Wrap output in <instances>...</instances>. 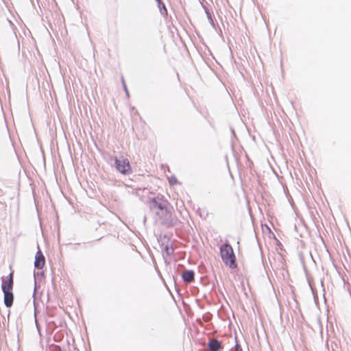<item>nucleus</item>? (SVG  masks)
I'll return each mask as SVG.
<instances>
[{
  "label": "nucleus",
  "mask_w": 351,
  "mask_h": 351,
  "mask_svg": "<svg viewBox=\"0 0 351 351\" xmlns=\"http://www.w3.org/2000/svg\"><path fill=\"white\" fill-rule=\"evenodd\" d=\"M38 251L35 255L34 266L36 269H41L45 263V258L38 245Z\"/></svg>",
  "instance_id": "nucleus-5"
},
{
  "label": "nucleus",
  "mask_w": 351,
  "mask_h": 351,
  "mask_svg": "<svg viewBox=\"0 0 351 351\" xmlns=\"http://www.w3.org/2000/svg\"><path fill=\"white\" fill-rule=\"evenodd\" d=\"M35 322H36V328H37V329L39 330H40V328H39V325H38V322H37L36 319H35Z\"/></svg>",
  "instance_id": "nucleus-18"
},
{
  "label": "nucleus",
  "mask_w": 351,
  "mask_h": 351,
  "mask_svg": "<svg viewBox=\"0 0 351 351\" xmlns=\"http://www.w3.org/2000/svg\"><path fill=\"white\" fill-rule=\"evenodd\" d=\"M165 251L167 254V255H171L173 253L174 249L171 245H166L165 247Z\"/></svg>",
  "instance_id": "nucleus-12"
},
{
  "label": "nucleus",
  "mask_w": 351,
  "mask_h": 351,
  "mask_svg": "<svg viewBox=\"0 0 351 351\" xmlns=\"http://www.w3.org/2000/svg\"><path fill=\"white\" fill-rule=\"evenodd\" d=\"M3 293V302L7 308H10L14 302V294L12 291H4Z\"/></svg>",
  "instance_id": "nucleus-8"
},
{
  "label": "nucleus",
  "mask_w": 351,
  "mask_h": 351,
  "mask_svg": "<svg viewBox=\"0 0 351 351\" xmlns=\"http://www.w3.org/2000/svg\"><path fill=\"white\" fill-rule=\"evenodd\" d=\"M204 12L206 14V16L209 21V23H210V25L213 26V27H215V23H214V21H213V19L212 17V14L210 12L208 7H204Z\"/></svg>",
  "instance_id": "nucleus-11"
},
{
  "label": "nucleus",
  "mask_w": 351,
  "mask_h": 351,
  "mask_svg": "<svg viewBox=\"0 0 351 351\" xmlns=\"http://www.w3.org/2000/svg\"><path fill=\"white\" fill-rule=\"evenodd\" d=\"M235 350L236 351H243L241 346L237 342L235 345Z\"/></svg>",
  "instance_id": "nucleus-15"
},
{
  "label": "nucleus",
  "mask_w": 351,
  "mask_h": 351,
  "mask_svg": "<svg viewBox=\"0 0 351 351\" xmlns=\"http://www.w3.org/2000/svg\"><path fill=\"white\" fill-rule=\"evenodd\" d=\"M208 348L210 351H220L223 349V346L217 339H210L208 342Z\"/></svg>",
  "instance_id": "nucleus-7"
},
{
  "label": "nucleus",
  "mask_w": 351,
  "mask_h": 351,
  "mask_svg": "<svg viewBox=\"0 0 351 351\" xmlns=\"http://www.w3.org/2000/svg\"><path fill=\"white\" fill-rule=\"evenodd\" d=\"M219 251L223 262L230 268H235L237 267L236 257L232 246L226 242L220 246Z\"/></svg>",
  "instance_id": "nucleus-2"
},
{
  "label": "nucleus",
  "mask_w": 351,
  "mask_h": 351,
  "mask_svg": "<svg viewBox=\"0 0 351 351\" xmlns=\"http://www.w3.org/2000/svg\"><path fill=\"white\" fill-rule=\"evenodd\" d=\"M199 1L204 9V7H207L206 5L205 4L206 0H199Z\"/></svg>",
  "instance_id": "nucleus-16"
},
{
  "label": "nucleus",
  "mask_w": 351,
  "mask_h": 351,
  "mask_svg": "<svg viewBox=\"0 0 351 351\" xmlns=\"http://www.w3.org/2000/svg\"><path fill=\"white\" fill-rule=\"evenodd\" d=\"M158 3V7L159 8V10L160 12V14L163 16H166L167 15V10L165 7V5L164 4V3L162 2V0L159 1V2H157Z\"/></svg>",
  "instance_id": "nucleus-10"
},
{
  "label": "nucleus",
  "mask_w": 351,
  "mask_h": 351,
  "mask_svg": "<svg viewBox=\"0 0 351 351\" xmlns=\"http://www.w3.org/2000/svg\"><path fill=\"white\" fill-rule=\"evenodd\" d=\"M121 81H122V84H123V88H124V90H125L126 95L128 96L129 95V92H128V90L127 88V86H126L125 80L123 79V77H122Z\"/></svg>",
  "instance_id": "nucleus-13"
},
{
  "label": "nucleus",
  "mask_w": 351,
  "mask_h": 351,
  "mask_svg": "<svg viewBox=\"0 0 351 351\" xmlns=\"http://www.w3.org/2000/svg\"><path fill=\"white\" fill-rule=\"evenodd\" d=\"M8 279H12L13 280V273L11 272L8 276Z\"/></svg>",
  "instance_id": "nucleus-17"
},
{
  "label": "nucleus",
  "mask_w": 351,
  "mask_h": 351,
  "mask_svg": "<svg viewBox=\"0 0 351 351\" xmlns=\"http://www.w3.org/2000/svg\"><path fill=\"white\" fill-rule=\"evenodd\" d=\"M2 278L1 289L2 291H11L13 288V280L8 279L5 280L3 277Z\"/></svg>",
  "instance_id": "nucleus-9"
},
{
  "label": "nucleus",
  "mask_w": 351,
  "mask_h": 351,
  "mask_svg": "<svg viewBox=\"0 0 351 351\" xmlns=\"http://www.w3.org/2000/svg\"><path fill=\"white\" fill-rule=\"evenodd\" d=\"M146 220H147V217H146V216L145 215V216L143 217V222H144V223H145Z\"/></svg>",
  "instance_id": "nucleus-19"
},
{
  "label": "nucleus",
  "mask_w": 351,
  "mask_h": 351,
  "mask_svg": "<svg viewBox=\"0 0 351 351\" xmlns=\"http://www.w3.org/2000/svg\"><path fill=\"white\" fill-rule=\"evenodd\" d=\"M181 277L186 284H190L195 280V271L192 269H186L182 273Z\"/></svg>",
  "instance_id": "nucleus-6"
},
{
  "label": "nucleus",
  "mask_w": 351,
  "mask_h": 351,
  "mask_svg": "<svg viewBox=\"0 0 351 351\" xmlns=\"http://www.w3.org/2000/svg\"><path fill=\"white\" fill-rule=\"evenodd\" d=\"M173 206L169 204L160 212L156 213V217L162 226L167 228H172L179 222L177 217L173 215Z\"/></svg>",
  "instance_id": "nucleus-1"
},
{
  "label": "nucleus",
  "mask_w": 351,
  "mask_h": 351,
  "mask_svg": "<svg viewBox=\"0 0 351 351\" xmlns=\"http://www.w3.org/2000/svg\"><path fill=\"white\" fill-rule=\"evenodd\" d=\"M169 204L170 203L168 200L166 199L164 196L160 195L149 198L147 201V205L149 210L153 212L155 215H156V213L160 212Z\"/></svg>",
  "instance_id": "nucleus-3"
},
{
  "label": "nucleus",
  "mask_w": 351,
  "mask_h": 351,
  "mask_svg": "<svg viewBox=\"0 0 351 351\" xmlns=\"http://www.w3.org/2000/svg\"><path fill=\"white\" fill-rule=\"evenodd\" d=\"M114 165L116 169L123 175H129L132 173V168L128 158L123 156L114 158Z\"/></svg>",
  "instance_id": "nucleus-4"
},
{
  "label": "nucleus",
  "mask_w": 351,
  "mask_h": 351,
  "mask_svg": "<svg viewBox=\"0 0 351 351\" xmlns=\"http://www.w3.org/2000/svg\"><path fill=\"white\" fill-rule=\"evenodd\" d=\"M169 181L170 184H176L178 182V180H177L176 178L174 176H172L169 178Z\"/></svg>",
  "instance_id": "nucleus-14"
}]
</instances>
